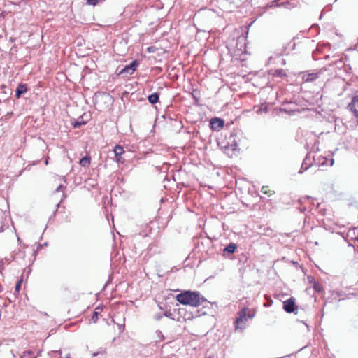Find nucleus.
I'll list each match as a JSON object with an SVG mask.
<instances>
[{
    "mask_svg": "<svg viewBox=\"0 0 358 358\" xmlns=\"http://www.w3.org/2000/svg\"><path fill=\"white\" fill-rule=\"evenodd\" d=\"M273 76L279 78H285L287 76V74L285 70L282 69H278L273 71Z\"/></svg>",
    "mask_w": 358,
    "mask_h": 358,
    "instance_id": "4468645a",
    "label": "nucleus"
},
{
    "mask_svg": "<svg viewBox=\"0 0 358 358\" xmlns=\"http://www.w3.org/2000/svg\"><path fill=\"white\" fill-rule=\"evenodd\" d=\"M84 116L85 114L73 123L74 128H80L82 125L87 124V120H84Z\"/></svg>",
    "mask_w": 358,
    "mask_h": 358,
    "instance_id": "9b49d317",
    "label": "nucleus"
},
{
    "mask_svg": "<svg viewBox=\"0 0 358 358\" xmlns=\"http://www.w3.org/2000/svg\"><path fill=\"white\" fill-rule=\"evenodd\" d=\"M164 315L167 317H171V313L170 311H165Z\"/></svg>",
    "mask_w": 358,
    "mask_h": 358,
    "instance_id": "b1692460",
    "label": "nucleus"
},
{
    "mask_svg": "<svg viewBox=\"0 0 358 358\" xmlns=\"http://www.w3.org/2000/svg\"><path fill=\"white\" fill-rule=\"evenodd\" d=\"M324 160H325V161H327V159H324ZM325 163H326V162H322V164H324Z\"/></svg>",
    "mask_w": 358,
    "mask_h": 358,
    "instance_id": "2f4dec72",
    "label": "nucleus"
},
{
    "mask_svg": "<svg viewBox=\"0 0 358 358\" xmlns=\"http://www.w3.org/2000/svg\"><path fill=\"white\" fill-rule=\"evenodd\" d=\"M261 192L264 194H269V191L268 189V187L263 186L261 189Z\"/></svg>",
    "mask_w": 358,
    "mask_h": 358,
    "instance_id": "6ab92c4d",
    "label": "nucleus"
},
{
    "mask_svg": "<svg viewBox=\"0 0 358 358\" xmlns=\"http://www.w3.org/2000/svg\"><path fill=\"white\" fill-rule=\"evenodd\" d=\"M90 157L86 155L80 160L79 164L83 167H88L90 164Z\"/></svg>",
    "mask_w": 358,
    "mask_h": 358,
    "instance_id": "f8f14e48",
    "label": "nucleus"
},
{
    "mask_svg": "<svg viewBox=\"0 0 358 358\" xmlns=\"http://www.w3.org/2000/svg\"><path fill=\"white\" fill-rule=\"evenodd\" d=\"M334 163V159H330V166H332Z\"/></svg>",
    "mask_w": 358,
    "mask_h": 358,
    "instance_id": "cd10ccee",
    "label": "nucleus"
},
{
    "mask_svg": "<svg viewBox=\"0 0 358 358\" xmlns=\"http://www.w3.org/2000/svg\"><path fill=\"white\" fill-rule=\"evenodd\" d=\"M114 152L117 162L121 161V155L124 153V149L120 145H116L114 149Z\"/></svg>",
    "mask_w": 358,
    "mask_h": 358,
    "instance_id": "9d476101",
    "label": "nucleus"
},
{
    "mask_svg": "<svg viewBox=\"0 0 358 358\" xmlns=\"http://www.w3.org/2000/svg\"><path fill=\"white\" fill-rule=\"evenodd\" d=\"M31 354H32V351L31 350H27V351L23 352V355L21 357V358H27L29 356H30Z\"/></svg>",
    "mask_w": 358,
    "mask_h": 358,
    "instance_id": "a211bd4d",
    "label": "nucleus"
},
{
    "mask_svg": "<svg viewBox=\"0 0 358 358\" xmlns=\"http://www.w3.org/2000/svg\"><path fill=\"white\" fill-rule=\"evenodd\" d=\"M318 78L317 73H305L303 76V79L306 82H312Z\"/></svg>",
    "mask_w": 358,
    "mask_h": 358,
    "instance_id": "1a4fd4ad",
    "label": "nucleus"
},
{
    "mask_svg": "<svg viewBox=\"0 0 358 358\" xmlns=\"http://www.w3.org/2000/svg\"><path fill=\"white\" fill-rule=\"evenodd\" d=\"M356 231L357 228L350 229L346 234V240L348 245L353 247L355 250L357 246L356 243L358 241V234H357Z\"/></svg>",
    "mask_w": 358,
    "mask_h": 358,
    "instance_id": "7ed1b4c3",
    "label": "nucleus"
},
{
    "mask_svg": "<svg viewBox=\"0 0 358 358\" xmlns=\"http://www.w3.org/2000/svg\"><path fill=\"white\" fill-rule=\"evenodd\" d=\"M358 102V96H355L352 101L348 104V109L353 112L355 116L358 117V110L356 108V103Z\"/></svg>",
    "mask_w": 358,
    "mask_h": 358,
    "instance_id": "423d86ee",
    "label": "nucleus"
},
{
    "mask_svg": "<svg viewBox=\"0 0 358 358\" xmlns=\"http://www.w3.org/2000/svg\"><path fill=\"white\" fill-rule=\"evenodd\" d=\"M63 188V185H60L59 186L57 187V188L56 189L55 192H59L61 191V189Z\"/></svg>",
    "mask_w": 358,
    "mask_h": 358,
    "instance_id": "a878e982",
    "label": "nucleus"
},
{
    "mask_svg": "<svg viewBox=\"0 0 358 358\" xmlns=\"http://www.w3.org/2000/svg\"><path fill=\"white\" fill-rule=\"evenodd\" d=\"M303 166H308V167H310L312 166V162H311V159L306 156V158L303 159Z\"/></svg>",
    "mask_w": 358,
    "mask_h": 358,
    "instance_id": "dca6fc26",
    "label": "nucleus"
},
{
    "mask_svg": "<svg viewBox=\"0 0 358 358\" xmlns=\"http://www.w3.org/2000/svg\"><path fill=\"white\" fill-rule=\"evenodd\" d=\"M248 316L247 315V308H243L238 313V317L235 322L236 329L243 330L245 328V324L248 320Z\"/></svg>",
    "mask_w": 358,
    "mask_h": 358,
    "instance_id": "f03ea898",
    "label": "nucleus"
},
{
    "mask_svg": "<svg viewBox=\"0 0 358 358\" xmlns=\"http://www.w3.org/2000/svg\"><path fill=\"white\" fill-rule=\"evenodd\" d=\"M22 283V279H20L17 282L15 288V293H18L20 292Z\"/></svg>",
    "mask_w": 358,
    "mask_h": 358,
    "instance_id": "f3484780",
    "label": "nucleus"
},
{
    "mask_svg": "<svg viewBox=\"0 0 358 358\" xmlns=\"http://www.w3.org/2000/svg\"><path fill=\"white\" fill-rule=\"evenodd\" d=\"M236 248L237 245L235 243H230L227 247L224 248V252H227L229 254H233Z\"/></svg>",
    "mask_w": 358,
    "mask_h": 358,
    "instance_id": "2eb2a0df",
    "label": "nucleus"
},
{
    "mask_svg": "<svg viewBox=\"0 0 358 358\" xmlns=\"http://www.w3.org/2000/svg\"><path fill=\"white\" fill-rule=\"evenodd\" d=\"M99 352H96V353H94L93 354V356H97L99 355Z\"/></svg>",
    "mask_w": 358,
    "mask_h": 358,
    "instance_id": "c756f323",
    "label": "nucleus"
},
{
    "mask_svg": "<svg viewBox=\"0 0 358 358\" xmlns=\"http://www.w3.org/2000/svg\"><path fill=\"white\" fill-rule=\"evenodd\" d=\"M99 0H87V3L90 5L96 6Z\"/></svg>",
    "mask_w": 358,
    "mask_h": 358,
    "instance_id": "412c9836",
    "label": "nucleus"
},
{
    "mask_svg": "<svg viewBox=\"0 0 358 358\" xmlns=\"http://www.w3.org/2000/svg\"><path fill=\"white\" fill-rule=\"evenodd\" d=\"M210 124L213 129L222 128L224 126V121L219 118L215 117V118L211 119Z\"/></svg>",
    "mask_w": 358,
    "mask_h": 358,
    "instance_id": "6e6552de",
    "label": "nucleus"
},
{
    "mask_svg": "<svg viewBox=\"0 0 358 358\" xmlns=\"http://www.w3.org/2000/svg\"><path fill=\"white\" fill-rule=\"evenodd\" d=\"M308 166H303V164L301 165V167L300 169V170L299 171V173H303L305 171H306L308 169Z\"/></svg>",
    "mask_w": 358,
    "mask_h": 358,
    "instance_id": "4be33fe9",
    "label": "nucleus"
},
{
    "mask_svg": "<svg viewBox=\"0 0 358 358\" xmlns=\"http://www.w3.org/2000/svg\"><path fill=\"white\" fill-rule=\"evenodd\" d=\"M162 318V315H155V319L157 320H160Z\"/></svg>",
    "mask_w": 358,
    "mask_h": 358,
    "instance_id": "393cba45",
    "label": "nucleus"
},
{
    "mask_svg": "<svg viewBox=\"0 0 358 358\" xmlns=\"http://www.w3.org/2000/svg\"><path fill=\"white\" fill-rule=\"evenodd\" d=\"M138 62L137 60L133 61L129 65L125 66L119 73L120 75H131L136 69L138 66Z\"/></svg>",
    "mask_w": 358,
    "mask_h": 358,
    "instance_id": "20e7f679",
    "label": "nucleus"
},
{
    "mask_svg": "<svg viewBox=\"0 0 358 358\" xmlns=\"http://www.w3.org/2000/svg\"><path fill=\"white\" fill-rule=\"evenodd\" d=\"M148 50L152 51V49H150V48H148Z\"/></svg>",
    "mask_w": 358,
    "mask_h": 358,
    "instance_id": "f704fd0d",
    "label": "nucleus"
},
{
    "mask_svg": "<svg viewBox=\"0 0 358 358\" xmlns=\"http://www.w3.org/2000/svg\"><path fill=\"white\" fill-rule=\"evenodd\" d=\"M98 320V313L96 311H94V313H93V315L92 317V320L94 322H96Z\"/></svg>",
    "mask_w": 358,
    "mask_h": 358,
    "instance_id": "aec40b11",
    "label": "nucleus"
},
{
    "mask_svg": "<svg viewBox=\"0 0 358 358\" xmlns=\"http://www.w3.org/2000/svg\"><path fill=\"white\" fill-rule=\"evenodd\" d=\"M148 50L152 51V49H150V48H148Z\"/></svg>",
    "mask_w": 358,
    "mask_h": 358,
    "instance_id": "72a5a7b5",
    "label": "nucleus"
},
{
    "mask_svg": "<svg viewBox=\"0 0 358 358\" xmlns=\"http://www.w3.org/2000/svg\"><path fill=\"white\" fill-rule=\"evenodd\" d=\"M295 306L296 305L294 298H289L283 302V309L288 313H294Z\"/></svg>",
    "mask_w": 358,
    "mask_h": 358,
    "instance_id": "39448f33",
    "label": "nucleus"
},
{
    "mask_svg": "<svg viewBox=\"0 0 358 358\" xmlns=\"http://www.w3.org/2000/svg\"><path fill=\"white\" fill-rule=\"evenodd\" d=\"M308 166H303V164L301 165V167L300 169V170L299 171V173H303L305 171H306L308 169Z\"/></svg>",
    "mask_w": 358,
    "mask_h": 358,
    "instance_id": "5701e85b",
    "label": "nucleus"
},
{
    "mask_svg": "<svg viewBox=\"0 0 358 358\" xmlns=\"http://www.w3.org/2000/svg\"><path fill=\"white\" fill-rule=\"evenodd\" d=\"M159 94L157 92L152 93L150 94L148 97V101L150 103L155 104L159 101Z\"/></svg>",
    "mask_w": 358,
    "mask_h": 358,
    "instance_id": "ddd939ff",
    "label": "nucleus"
},
{
    "mask_svg": "<svg viewBox=\"0 0 358 358\" xmlns=\"http://www.w3.org/2000/svg\"><path fill=\"white\" fill-rule=\"evenodd\" d=\"M157 333H158V334H162L161 331H158Z\"/></svg>",
    "mask_w": 358,
    "mask_h": 358,
    "instance_id": "c9c22d12",
    "label": "nucleus"
},
{
    "mask_svg": "<svg viewBox=\"0 0 358 358\" xmlns=\"http://www.w3.org/2000/svg\"><path fill=\"white\" fill-rule=\"evenodd\" d=\"M27 91V87L25 84H19L16 90H15V96L17 98H20L22 94L25 93Z\"/></svg>",
    "mask_w": 358,
    "mask_h": 358,
    "instance_id": "0eeeda50",
    "label": "nucleus"
},
{
    "mask_svg": "<svg viewBox=\"0 0 358 358\" xmlns=\"http://www.w3.org/2000/svg\"><path fill=\"white\" fill-rule=\"evenodd\" d=\"M45 164H48V159H46L45 162Z\"/></svg>",
    "mask_w": 358,
    "mask_h": 358,
    "instance_id": "7c9ffc66",
    "label": "nucleus"
},
{
    "mask_svg": "<svg viewBox=\"0 0 358 358\" xmlns=\"http://www.w3.org/2000/svg\"><path fill=\"white\" fill-rule=\"evenodd\" d=\"M42 245L41 244H38L37 246V251L39 250L41 248Z\"/></svg>",
    "mask_w": 358,
    "mask_h": 358,
    "instance_id": "c85d7f7f",
    "label": "nucleus"
},
{
    "mask_svg": "<svg viewBox=\"0 0 358 358\" xmlns=\"http://www.w3.org/2000/svg\"><path fill=\"white\" fill-rule=\"evenodd\" d=\"M1 231H3V228L2 227H1V229H0V232Z\"/></svg>",
    "mask_w": 358,
    "mask_h": 358,
    "instance_id": "473e14b6",
    "label": "nucleus"
},
{
    "mask_svg": "<svg viewBox=\"0 0 358 358\" xmlns=\"http://www.w3.org/2000/svg\"><path fill=\"white\" fill-rule=\"evenodd\" d=\"M248 318H252V317L255 316V313H252V314H250V313H249V314L248 315Z\"/></svg>",
    "mask_w": 358,
    "mask_h": 358,
    "instance_id": "bb28decb",
    "label": "nucleus"
},
{
    "mask_svg": "<svg viewBox=\"0 0 358 358\" xmlns=\"http://www.w3.org/2000/svg\"><path fill=\"white\" fill-rule=\"evenodd\" d=\"M176 300L183 305L198 307L207 300L198 292L185 291L176 296Z\"/></svg>",
    "mask_w": 358,
    "mask_h": 358,
    "instance_id": "f257e3e1",
    "label": "nucleus"
},
{
    "mask_svg": "<svg viewBox=\"0 0 358 358\" xmlns=\"http://www.w3.org/2000/svg\"><path fill=\"white\" fill-rule=\"evenodd\" d=\"M34 358H36V357H34Z\"/></svg>",
    "mask_w": 358,
    "mask_h": 358,
    "instance_id": "e433bc0d",
    "label": "nucleus"
}]
</instances>
